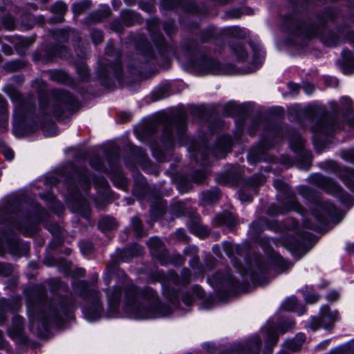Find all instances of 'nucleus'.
Wrapping results in <instances>:
<instances>
[{"mask_svg": "<svg viewBox=\"0 0 354 354\" xmlns=\"http://www.w3.org/2000/svg\"><path fill=\"white\" fill-rule=\"evenodd\" d=\"M127 310L132 312L138 319H149L165 316L157 304L155 293L151 289L140 291L134 286L125 292Z\"/></svg>", "mask_w": 354, "mask_h": 354, "instance_id": "1", "label": "nucleus"}, {"mask_svg": "<svg viewBox=\"0 0 354 354\" xmlns=\"http://www.w3.org/2000/svg\"><path fill=\"white\" fill-rule=\"evenodd\" d=\"M67 102V93L61 92L58 96L49 100H41L40 107L46 113H50L58 116L62 112L63 108Z\"/></svg>", "mask_w": 354, "mask_h": 354, "instance_id": "2", "label": "nucleus"}, {"mask_svg": "<svg viewBox=\"0 0 354 354\" xmlns=\"http://www.w3.org/2000/svg\"><path fill=\"white\" fill-rule=\"evenodd\" d=\"M337 314L331 312L327 306H323L321 309L319 317H313L309 324L313 330H317L319 327L324 328H330L336 320Z\"/></svg>", "mask_w": 354, "mask_h": 354, "instance_id": "3", "label": "nucleus"}, {"mask_svg": "<svg viewBox=\"0 0 354 354\" xmlns=\"http://www.w3.org/2000/svg\"><path fill=\"white\" fill-rule=\"evenodd\" d=\"M147 244L151 250L152 254L160 258L159 253L164 250L161 240L158 237H153L148 241Z\"/></svg>", "mask_w": 354, "mask_h": 354, "instance_id": "4", "label": "nucleus"}, {"mask_svg": "<svg viewBox=\"0 0 354 354\" xmlns=\"http://www.w3.org/2000/svg\"><path fill=\"white\" fill-rule=\"evenodd\" d=\"M121 296V291L118 288H113L109 290L107 292V297L110 304L111 308L114 310L119 302Z\"/></svg>", "mask_w": 354, "mask_h": 354, "instance_id": "5", "label": "nucleus"}, {"mask_svg": "<svg viewBox=\"0 0 354 354\" xmlns=\"http://www.w3.org/2000/svg\"><path fill=\"white\" fill-rule=\"evenodd\" d=\"M23 329L22 318L19 316H15L13 318L12 325L9 328L8 333L10 336H19Z\"/></svg>", "mask_w": 354, "mask_h": 354, "instance_id": "6", "label": "nucleus"}, {"mask_svg": "<svg viewBox=\"0 0 354 354\" xmlns=\"http://www.w3.org/2000/svg\"><path fill=\"white\" fill-rule=\"evenodd\" d=\"M333 129V123L330 120H324L313 127L315 132H321L323 133H329Z\"/></svg>", "mask_w": 354, "mask_h": 354, "instance_id": "7", "label": "nucleus"}, {"mask_svg": "<svg viewBox=\"0 0 354 354\" xmlns=\"http://www.w3.org/2000/svg\"><path fill=\"white\" fill-rule=\"evenodd\" d=\"M305 337L302 334L298 335L295 339L288 340L285 344L288 349L295 351L299 349L302 343L304 342Z\"/></svg>", "mask_w": 354, "mask_h": 354, "instance_id": "8", "label": "nucleus"}, {"mask_svg": "<svg viewBox=\"0 0 354 354\" xmlns=\"http://www.w3.org/2000/svg\"><path fill=\"white\" fill-rule=\"evenodd\" d=\"M218 222L220 224L226 225L229 227L232 226L235 220L232 215L229 212H225L224 214H220L217 216Z\"/></svg>", "mask_w": 354, "mask_h": 354, "instance_id": "9", "label": "nucleus"}, {"mask_svg": "<svg viewBox=\"0 0 354 354\" xmlns=\"http://www.w3.org/2000/svg\"><path fill=\"white\" fill-rule=\"evenodd\" d=\"M100 312H101L100 307L99 306H97L96 307H95V310L93 313L92 312L91 310L86 309V310H84V313L86 318L88 320L93 322V321L96 320L99 317Z\"/></svg>", "mask_w": 354, "mask_h": 354, "instance_id": "10", "label": "nucleus"}, {"mask_svg": "<svg viewBox=\"0 0 354 354\" xmlns=\"http://www.w3.org/2000/svg\"><path fill=\"white\" fill-rule=\"evenodd\" d=\"M218 193L217 192H205L203 193V200L206 203H212L217 201Z\"/></svg>", "mask_w": 354, "mask_h": 354, "instance_id": "11", "label": "nucleus"}, {"mask_svg": "<svg viewBox=\"0 0 354 354\" xmlns=\"http://www.w3.org/2000/svg\"><path fill=\"white\" fill-rule=\"evenodd\" d=\"M99 226L102 230H108L114 228L115 223L112 218H103L99 223Z\"/></svg>", "mask_w": 354, "mask_h": 354, "instance_id": "12", "label": "nucleus"}, {"mask_svg": "<svg viewBox=\"0 0 354 354\" xmlns=\"http://www.w3.org/2000/svg\"><path fill=\"white\" fill-rule=\"evenodd\" d=\"M297 299L294 297L287 299L283 304V308L286 310H295L297 305Z\"/></svg>", "mask_w": 354, "mask_h": 354, "instance_id": "13", "label": "nucleus"}, {"mask_svg": "<svg viewBox=\"0 0 354 354\" xmlns=\"http://www.w3.org/2000/svg\"><path fill=\"white\" fill-rule=\"evenodd\" d=\"M52 10L55 13L63 15L66 10V6L63 2H57L53 6Z\"/></svg>", "mask_w": 354, "mask_h": 354, "instance_id": "14", "label": "nucleus"}, {"mask_svg": "<svg viewBox=\"0 0 354 354\" xmlns=\"http://www.w3.org/2000/svg\"><path fill=\"white\" fill-rule=\"evenodd\" d=\"M286 203L288 204V206L286 207V210H300V206L295 200L294 197L290 198L289 200L286 202Z\"/></svg>", "mask_w": 354, "mask_h": 354, "instance_id": "15", "label": "nucleus"}, {"mask_svg": "<svg viewBox=\"0 0 354 354\" xmlns=\"http://www.w3.org/2000/svg\"><path fill=\"white\" fill-rule=\"evenodd\" d=\"M208 70L212 74H221L220 64L216 62H211L209 63Z\"/></svg>", "mask_w": 354, "mask_h": 354, "instance_id": "16", "label": "nucleus"}, {"mask_svg": "<svg viewBox=\"0 0 354 354\" xmlns=\"http://www.w3.org/2000/svg\"><path fill=\"white\" fill-rule=\"evenodd\" d=\"M234 50L239 59L243 60L246 57V52L242 46L237 45Z\"/></svg>", "mask_w": 354, "mask_h": 354, "instance_id": "17", "label": "nucleus"}, {"mask_svg": "<svg viewBox=\"0 0 354 354\" xmlns=\"http://www.w3.org/2000/svg\"><path fill=\"white\" fill-rule=\"evenodd\" d=\"M52 78L57 82H66V74L64 72L57 71L53 74Z\"/></svg>", "mask_w": 354, "mask_h": 354, "instance_id": "18", "label": "nucleus"}, {"mask_svg": "<svg viewBox=\"0 0 354 354\" xmlns=\"http://www.w3.org/2000/svg\"><path fill=\"white\" fill-rule=\"evenodd\" d=\"M132 225H133V227L135 230V232H136V234L138 235V236H141L142 235V227H141V222L140 221V219H138V218H133L132 219Z\"/></svg>", "mask_w": 354, "mask_h": 354, "instance_id": "19", "label": "nucleus"}, {"mask_svg": "<svg viewBox=\"0 0 354 354\" xmlns=\"http://www.w3.org/2000/svg\"><path fill=\"white\" fill-rule=\"evenodd\" d=\"M304 295L306 301L310 304H313L316 302L319 298V297L317 295L314 293L308 292L307 291Z\"/></svg>", "mask_w": 354, "mask_h": 354, "instance_id": "20", "label": "nucleus"}, {"mask_svg": "<svg viewBox=\"0 0 354 354\" xmlns=\"http://www.w3.org/2000/svg\"><path fill=\"white\" fill-rule=\"evenodd\" d=\"M224 280V277L221 273H216L214 275L213 278L209 279V283L212 286H214L218 283H222Z\"/></svg>", "mask_w": 354, "mask_h": 354, "instance_id": "21", "label": "nucleus"}, {"mask_svg": "<svg viewBox=\"0 0 354 354\" xmlns=\"http://www.w3.org/2000/svg\"><path fill=\"white\" fill-rule=\"evenodd\" d=\"M114 183L120 187L124 189L126 185V180L125 178L119 175L118 176H115L113 178Z\"/></svg>", "mask_w": 354, "mask_h": 354, "instance_id": "22", "label": "nucleus"}, {"mask_svg": "<svg viewBox=\"0 0 354 354\" xmlns=\"http://www.w3.org/2000/svg\"><path fill=\"white\" fill-rule=\"evenodd\" d=\"M80 249L84 254L89 252L92 249V245L88 242H81L80 243Z\"/></svg>", "mask_w": 354, "mask_h": 354, "instance_id": "23", "label": "nucleus"}, {"mask_svg": "<svg viewBox=\"0 0 354 354\" xmlns=\"http://www.w3.org/2000/svg\"><path fill=\"white\" fill-rule=\"evenodd\" d=\"M92 39L93 42L95 44H99L102 41V34L100 31H95L92 34Z\"/></svg>", "mask_w": 354, "mask_h": 354, "instance_id": "24", "label": "nucleus"}, {"mask_svg": "<svg viewBox=\"0 0 354 354\" xmlns=\"http://www.w3.org/2000/svg\"><path fill=\"white\" fill-rule=\"evenodd\" d=\"M3 24L8 30H12L15 26L14 20L12 18L8 17L4 20Z\"/></svg>", "mask_w": 354, "mask_h": 354, "instance_id": "25", "label": "nucleus"}, {"mask_svg": "<svg viewBox=\"0 0 354 354\" xmlns=\"http://www.w3.org/2000/svg\"><path fill=\"white\" fill-rule=\"evenodd\" d=\"M91 165L96 169H100L101 168L100 159L98 158H93L91 161Z\"/></svg>", "mask_w": 354, "mask_h": 354, "instance_id": "26", "label": "nucleus"}, {"mask_svg": "<svg viewBox=\"0 0 354 354\" xmlns=\"http://www.w3.org/2000/svg\"><path fill=\"white\" fill-rule=\"evenodd\" d=\"M303 88L306 94H310L314 90L313 86L310 84H304Z\"/></svg>", "mask_w": 354, "mask_h": 354, "instance_id": "27", "label": "nucleus"}, {"mask_svg": "<svg viewBox=\"0 0 354 354\" xmlns=\"http://www.w3.org/2000/svg\"><path fill=\"white\" fill-rule=\"evenodd\" d=\"M3 154L6 159L8 160H12L14 157V153L10 149H5L3 151Z\"/></svg>", "mask_w": 354, "mask_h": 354, "instance_id": "28", "label": "nucleus"}, {"mask_svg": "<svg viewBox=\"0 0 354 354\" xmlns=\"http://www.w3.org/2000/svg\"><path fill=\"white\" fill-rule=\"evenodd\" d=\"M339 297V294L337 292H330L328 296H327V298L328 300H330V301H335L338 299Z\"/></svg>", "mask_w": 354, "mask_h": 354, "instance_id": "29", "label": "nucleus"}, {"mask_svg": "<svg viewBox=\"0 0 354 354\" xmlns=\"http://www.w3.org/2000/svg\"><path fill=\"white\" fill-rule=\"evenodd\" d=\"M274 186L277 189H283L285 185L282 181L277 180H274Z\"/></svg>", "mask_w": 354, "mask_h": 354, "instance_id": "30", "label": "nucleus"}, {"mask_svg": "<svg viewBox=\"0 0 354 354\" xmlns=\"http://www.w3.org/2000/svg\"><path fill=\"white\" fill-rule=\"evenodd\" d=\"M193 299V297L189 295H185L183 300L186 305L189 306L192 303Z\"/></svg>", "mask_w": 354, "mask_h": 354, "instance_id": "31", "label": "nucleus"}, {"mask_svg": "<svg viewBox=\"0 0 354 354\" xmlns=\"http://www.w3.org/2000/svg\"><path fill=\"white\" fill-rule=\"evenodd\" d=\"M326 44L329 46H335L338 44V39L335 36H333L331 41H326Z\"/></svg>", "mask_w": 354, "mask_h": 354, "instance_id": "32", "label": "nucleus"}, {"mask_svg": "<svg viewBox=\"0 0 354 354\" xmlns=\"http://www.w3.org/2000/svg\"><path fill=\"white\" fill-rule=\"evenodd\" d=\"M333 207L330 205L329 207H322V209L323 210V212L325 213V214H328L331 212Z\"/></svg>", "mask_w": 354, "mask_h": 354, "instance_id": "33", "label": "nucleus"}, {"mask_svg": "<svg viewBox=\"0 0 354 354\" xmlns=\"http://www.w3.org/2000/svg\"><path fill=\"white\" fill-rule=\"evenodd\" d=\"M313 215L315 217L317 218V219L321 222V223H324L326 221V218H325V214L324 215H322L320 217L315 213L314 212L313 213Z\"/></svg>", "mask_w": 354, "mask_h": 354, "instance_id": "34", "label": "nucleus"}, {"mask_svg": "<svg viewBox=\"0 0 354 354\" xmlns=\"http://www.w3.org/2000/svg\"><path fill=\"white\" fill-rule=\"evenodd\" d=\"M191 266L194 268L198 265V259L196 257L193 258L191 261Z\"/></svg>", "mask_w": 354, "mask_h": 354, "instance_id": "35", "label": "nucleus"}, {"mask_svg": "<svg viewBox=\"0 0 354 354\" xmlns=\"http://www.w3.org/2000/svg\"><path fill=\"white\" fill-rule=\"evenodd\" d=\"M176 234L180 239H183L185 238V232L183 230H179L176 232Z\"/></svg>", "mask_w": 354, "mask_h": 354, "instance_id": "36", "label": "nucleus"}, {"mask_svg": "<svg viewBox=\"0 0 354 354\" xmlns=\"http://www.w3.org/2000/svg\"><path fill=\"white\" fill-rule=\"evenodd\" d=\"M279 263H281L283 265V266L284 267L283 270L287 269L290 266L289 263L286 262L283 259H280Z\"/></svg>", "mask_w": 354, "mask_h": 354, "instance_id": "37", "label": "nucleus"}, {"mask_svg": "<svg viewBox=\"0 0 354 354\" xmlns=\"http://www.w3.org/2000/svg\"><path fill=\"white\" fill-rule=\"evenodd\" d=\"M205 178V175L204 174H202L200 178H195V180L197 182V183H201L202 182V180Z\"/></svg>", "mask_w": 354, "mask_h": 354, "instance_id": "38", "label": "nucleus"}, {"mask_svg": "<svg viewBox=\"0 0 354 354\" xmlns=\"http://www.w3.org/2000/svg\"><path fill=\"white\" fill-rule=\"evenodd\" d=\"M176 264H181L183 263V258L180 256L178 257V259L177 261H176L175 262Z\"/></svg>", "mask_w": 354, "mask_h": 354, "instance_id": "39", "label": "nucleus"}, {"mask_svg": "<svg viewBox=\"0 0 354 354\" xmlns=\"http://www.w3.org/2000/svg\"><path fill=\"white\" fill-rule=\"evenodd\" d=\"M234 31H239V32H241V33H240V35H239V37H245V33H244V32H242L241 31V30H239V28H234Z\"/></svg>", "mask_w": 354, "mask_h": 354, "instance_id": "40", "label": "nucleus"}, {"mask_svg": "<svg viewBox=\"0 0 354 354\" xmlns=\"http://www.w3.org/2000/svg\"><path fill=\"white\" fill-rule=\"evenodd\" d=\"M4 346V342H3V339L2 338V333L0 331V346Z\"/></svg>", "mask_w": 354, "mask_h": 354, "instance_id": "41", "label": "nucleus"}, {"mask_svg": "<svg viewBox=\"0 0 354 354\" xmlns=\"http://www.w3.org/2000/svg\"><path fill=\"white\" fill-rule=\"evenodd\" d=\"M83 71H84V77H86L88 75V72H87L86 68H83Z\"/></svg>", "mask_w": 354, "mask_h": 354, "instance_id": "42", "label": "nucleus"}, {"mask_svg": "<svg viewBox=\"0 0 354 354\" xmlns=\"http://www.w3.org/2000/svg\"><path fill=\"white\" fill-rule=\"evenodd\" d=\"M342 100H345L346 103H348V104L349 103V100L348 98L345 97V98H343Z\"/></svg>", "mask_w": 354, "mask_h": 354, "instance_id": "43", "label": "nucleus"}, {"mask_svg": "<svg viewBox=\"0 0 354 354\" xmlns=\"http://www.w3.org/2000/svg\"><path fill=\"white\" fill-rule=\"evenodd\" d=\"M183 129H181V128H180V129H179V130H178V133H179L180 135H181V134H183Z\"/></svg>", "mask_w": 354, "mask_h": 354, "instance_id": "44", "label": "nucleus"}, {"mask_svg": "<svg viewBox=\"0 0 354 354\" xmlns=\"http://www.w3.org/2000/svg\"><path fill=\"white\" fill-rule=\"evenodd\" d=\"M41 319L42 324H44V322H46L45 318L42 317Z\"/></svg>", "mask_w": 354, "mask_h": 354, "instance_id": "45", "label": "nucleus"}, {"mask_svg": "<svg viewBox=\"0 0 354 354\" xmlns=\"http://www.w3.org/2000/svg\"><path fill=\"white\" fill-rule=\"evenodd\" d=\"M350 247H351V250L354 251V244L353 245L350 246Z\"/></svg>", "mask_w": 354, "mask_h": 354, "instance_id": "46", "label": "nucleus"}, {"mask_svg": "<svg viewBox=\"0 0 354 354\" xmlns=\"http://www.w3.org/2000/svg\"><path fill=\"white\" fill-rule=\"evenodd\" d=\"M277 212H278V213H283V210H282V209H279V210L277 211Z\"/></svg>", "mask_w": 354, "mask_h": 354, "instance_id": "47", "label": "nucleus"}, {"mask_svg": "<svg viewBox=\"0 0 354 354\" xmlns=\"http://www.w3.org/2000/svg\"><path fill=\"white\" fill-rule=\"evenodd\" d=\"M277 337H275V336H274V338H273V341H274V342H277Z\"/></svg>", "mask_w": 354, "mask_h": 354, "instance_id": "48", "label": "nucleus"}, {"mask_svg": "<svg viewBox=\"0 0 354 354\" xmlns=\"http://www.w3.org/2000/svg\"><path fill=\"white\" fill-rule=\"evenodd\" d=\"M240 198L241 201H245L246 199L243 198V197L242 196H240Z\"/></svg>", "mask_w": 354, "mask_h": 354, "instance_id": "49", "label": "nucleus"}, {"mask_svg": "<svg viewBox=\"0 0 354 354\" xmlns=\"http://www.w3.org/2000/svg\"><path fill=\"white\" fill-rule=\"evenodd\" d=\"M349 187L351 189H354V187H353L351 185H349Z\"/></svg>", "mask_w": 354, "mask_h": 354, "instance_id": "50", "label": "nucleus"}]
</instances>
